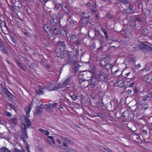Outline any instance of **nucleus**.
I'll list each match as a JSON object with an SVG mask.
<instances>
[{
    "instance_id": "28",
    "label": "nucleus",
    "mask_w": 152,
    "mask_h": 152,
    "mask_svg": "<svg viewBox=\"0 0 152 152\" xmlns=\"http://www.w3.org/2000/svg\"><path fill=\"white\" fill-rule=\"evenodd\" d=\"M45 31L46 33H48V32H50V27L48 26L47 25H45L44 27Z\"/></svg>"
},
{
    "instance_id": "40",
    "label": "nucleus",
    "mask_w": 152,
    "mask_h": 152,
    "mask_svg": "<svg viewBox=\"0 0 152 152\" xmlns=\"http://www.w3.org/2000/svg\"><path fill=\"white\" fill-rule=\"evenodd\" d=\"M75 54L74 55V57L76 58H78L79 57V53H78V51L77 50L75 51Z\"/></svg>"
},
{
    "instance_id": "5",
    "label": "nucleus",
    "mask_w": 152,
    "mask_h": 152,
    "mask_svg": "<svg viewBox=\"0 0 152 152\" xmlns=\"http://www.w3.org/2000/svg\"><path fill=\"white\" fill-rule=\"evenodd\" d=\"M0 27L2 32L4 34L6 31L9 32L10 31V30L8 28L6 23L2 20L0 21Z\"/></svg>"
},
{
    "instance_id": "32",
    "label": "nucleus",
    "mask_w": 152,
    "mask_h": 152,
    "mask_svg": "<svg viewBox=\"0 0 152 152\" xmlns=\"http://www.w3.org/2000/svg\"><path fill=\"white\" fill-rule=\"evenodd\" d=\"M10 151L6 147H2L0 149V152H10Z\"/></svg>"
},
{
    "instance_id": "53",
    "label": "nucleus",
    "mask_w": 152,
    "mask_h": 152,
    "mask_svg": "<svg viewBox=\"0 0 152 152\" xmlns=\"http://www.w3.org/2000/svg\"><path fill=\"white\" fill-rule=\"evenodd\" d=\"M134 67L135 69H138L139 68H140L141 67V64H138L137 65H135Z\"/></svg>"
},
{
    "instance_id": "43",
    "label": "nucleus",
    "mask_w": 152,
    "mask_h": 152,
    "mask_svg": "<svg viewBox=\"0 0 152 152\" xmlns=\"http://www.w3.org/2000/svg\"><path fill=\"white\" fill-rule=\"evenodd\" d=\"M98 96L101 98H102L103 97V93L101 91H99L98 93Z\"/></svg>"
},
{
    "instance_id": "25",
    "label": "nucleus",
    "mask_w": 152,
    "mask_h": 152,
    "mask_svg": "<svg viewBox=\"0 0 152 152\" xmlns=\"http://www.w3.org/2000/svg\"><path fill=\"white\" fill-rule=\"evenodd\" d=\"M143 17L142 15H139L138 16L135 18V20L136 22H141L143 20Z\"/></svg>"
},
{
    "instance_id": "63",
    "label": "nucleus",
    "mask_w": 152,
    "mask_h": 152,
    "mask_svg": "<svg viewBox=\"0 0 152 152\" xmlns=\"http://www.w3.org/2000/svg\"><path fill=\"white\" fill-rule=\"evenodd\" d=\"M103 49V47L102 46H100L97 49V51H100L101 50H102Z\"/></svg>"
},
{
    "instance_id": "51",
    "label": "nucleus",
    "mask_w": 152,
    "mask_h": 152,
    "mask_svg": "<svg viewBox=\"0 0 152 152\" xmlns=\"http://www.w3.org/2000/svg\"><path fill=\"white\" fill-rule=\"evenodd\" d=\"M23 34L26 36H28L29 35V33L28 32L26 31H23Z\"/></svg>"
},
{
    "instance_id": "18",
    "label": "nucleus",
    "mask_w": 152,
    "mask_h": 152,
    "mask_svg": "<svg viewBox=\"0 0 152 152\" xmlns=\"http://www.w3.org/2000/svg\"><path fill=\"white\" fill-rule=\"evenodd\" d=\"M3 91L4 94L6 95L9 98H12V96H13V95L9 91L7 88H4Z\"/></svg>"
},
{
    "instance_id": "14",
    "label": "nucleus",
    "mask_w": 152,
    "mask_h": 152,
    "mask_svg": "<svg viewBox=\"0 0 152 152\" xmlns=\"http://www.w3.org/2000/svg\"><path fill=\"white\" fill-rule=\"evenodd\" d=\"M31 105H29L27 107H26L25 108V110L26 112V116L28 117H30V112L31 111Z\"/></svg>"
},
{
    "instance_id": "15",
    "label": "nucleus",
    "mask_w": 152,
    "mask_h": 152,
    "mask_svg": "<svg viewBox=\"0 0 152 152\" xmlns=\"http://www.w3.org/2000/svg\"><path fill=\"white\" fill-rule=\"evenodd\" d=\"M70 77H68L66 79L65 81L62 83V87H64L67 85H69L70 83L71 80Z\"/></svg>"
},
{
    "instance_id": "42",
    "label": "nucleus",
    "mask_w": 152,
    "mask_h": 152,
    "mask_svg": "<svg viewBox=\"0 0 152 152\" xmlns=\"http://www.w3.org/2000/svg\"><path fill=\"white\" fill-rule=\"evenodd\" d=\"M96 12V11L94 9H92L90 11V13L91 15H94L95 14Z\"/></svg>"
},
{
    "instance_id": "9",
    "label": "nucleus",
    "mask_w": 152,
    "mask_h": 152,
    "mask_svg": "<svg viewBox=\"0 0 152 152\" xmlns=\"http://www.w3.org/2000/svg\"><path fill=\"white\" fill-rule=\"evenodd\" d=\"M74 24V22L72 19H70V18L67 19L66 26L70 29H73Z\"/></svg>"
},
{
    "instance_id": "4",
    "label": "nucleus",
    "mask_w": 152,
    "mask_h": 152,
    "mask_svg": "<svg viewBox=\"0 0 152 152\" xmlns=\"http://www.w3.org/2000/svg\"><path fill=\"white\" fill-rule=\"evenodd\" d=\"M110 56L108 54H103L102 56V60L100 61L99 64L103 67H105L107 62V61L109 60Z\"/></svg>"
},
{
    "instance_id": "55",
    "label": "nucleus",
    "mask_w": 152,
    "mask_h": 152,
    "mask_svg": "<svg viewBox=\"0 0 152 152\" xmlns=\"http://www.w3.org/2000/svg\"><path fill=\"white\" fill-rule=\"evenodd\" d=\"M49 0H40V1L42 3L45 4Z\"/></svg>"
},
{
    "instance_id": "44",
    "label": "nucleus",
    "mask_w": 152,
    "mask_h": 152,
    "mask_svg": "<svg viewBox=\"0 0 152 152\" xmlns=\"http://www.w3.org/2000/svg\"><path fill=\"white\" fill-rule=\"evenodd\" d=\"M5 114L7 116L11 117L12 116V114L9 112L7 111L5 112Z\"/></svg>"
},
{
    "instance_id": "58",
    "label": "nucleus",
    "mask_w": 152,
    "mask_h": 152,
    "mask_svg": "<svg viewBox=\"0 0 152 152\" xmlns=\"http://www.w3.org/2000/svg\"><path fill=\"white\" fill-rule=\"evenodd\" d=\"M104 35H105V38L106 39V40H108L109 37L107 35V33L105 32Z\"/></svg>"
},
{
    "instance_id": "19",
    "label": "nucleus",
    "mask_w": 152,
    "mask_h": 152,
    "mask_svg": "<svg viewBox=\"0 0 152 152\" xmlns=\"http://www.w3.org/2000/svg\"><path fill=\"white\" fill-rule=\"evenodd\" d=\"M57 46L63 48H64L66 46L65 42L64 41H58L57 43Z\"/></svg>"
},
{
    "instance_id": "11",
    "label": "nucleus",
    "mask_w": 152,
    "mask_h": 152,
    "mask_svg": "<svg viewBox=\"0 0 152 152\" xmlns=\"http://www.w3.org/2000/svg\"><path fill=\"white\" fill-rule=\"evenodd\" d=\"M77 40V37L74 31L72 32L70 36V41L71 42L73 43Z\"/></svg>"
},
{
    "instance_id": "61",
    "label": "nucleus",
    "mask_w": 152,
    "mask_h": 152,
    "mask_svg": "<svg viewBox=\"0 0 152 152\" xmlns=\"http://www.w3.org/2000/svg\"><path fill=\"white\" fill-rule=\"evenodd\" d=\"M76 42L75 45L78 47L80 44V42L78 41H76Z\"/></svg>"
},
{
    "instance_id": "36",
    "label": "nucleus",
    "mask_w": 152,
    "mask_h": 152,
    "mask_svg": "<svg viewBox=\"0 0 152 152\" xmlns=\"http://www.w3.org/2000/svg\"><path fill=\"white\" fill-rule=\"evenodd\" d=\"M119 1L122 3L124 5L125 4H127L129 3L128 0H118Z\"/></svg>"
},
{
    "instance_id": "27",
    "label": "nucleus",
    "mask_w": 152,
    "mask_h": 152,
    "mask_svg": "<svg viewBox=\"0 0 152 152\" xmlns=\"http://www.w3.org/2000/svg\"><path fill=\"white\" fill-rule=\"evenodd\" d=\"M18 121V119L16 118H12L10 120L11 123L13 125L17 124Z\"/></svg>"
},
{
    "instance_id": "1",
    "label": "nucleus",
    "mask_w": 152,
    "mask_h": 152,
    "mask_svg": "<svg viewBox=\"0 0 152 152\" xmlns=\"http://www.w3.org/2000/svg\"><path fill=\"white\" fill-rule=\"evenodd\" d=\"M25 122L26 123V124H22L21 125V127L22 131L25 133V135H23L26 138H28V136L26 131V127L29 128L31 125V122L30 120L27 118L25 117Z\"/></svg>"
},
{
    "instance_id": "26",
    "label": "nucleus",
    "mask_w": 152,
    "mask_h": 152,
    "mask_svg": "<svg viewBox=\"0 0 152 152\" xmlns=\"http://www.w3.org/2000/svg\"><path fill=\"white\" fill-rule=\"evenodd\" d=\"M67 55L69 58L70 59H72L74 55V53L73 51H70L67 53Z\"/></svg>"
},
{
    "instance_id": "29",
    "label": "nucleus",
    "mask_w": 152,
    "mask_h": 152,
    "mask_svg": "<svg viewBox=\"0 0 152 152\" xmlns=\"http://www.w3.org/2000/svg\"><path fill=\"white\" fill-rule=\"evenodd\" d=\"M152 81V75H148L146 79V81L148 83H150Z\"/></svg>"
},
{
    "instance_id": "10",
    "label": "nucleus",
    "mask_w": 152,
    "mask_h": 152,
    "mask_svg": "<svg viewBox=\"0 0 152 152\" xmlns=\"http://www.w3.org/2000/svg\"><path fill=\"white\" fill-rule=\"evenodd\" d=\"M0 50H1L2 52L5 53L6 54L8 55V52L6 48V46L4 44L3 42L0 44Z\"/></svg>"
},
{
    "instance_id": "16",
    "label": "nucleus",
    "mask_w": 152,
    "mask_h": 152,
    "mask_svg": "<svg viewBox=\"0 0 152 152\" xmlns=\"http://www.w3.org/2000/svg\"><path fill=\"white\" fill-rule=\"evenodd\" d=\"M61 88V87H58L56 88V89H55V86L52 83H51L48 86L47 89L50 91H55L58 88Z\"/></svg>"
},
{
    "instance_id": "46",
    "label": "nucleus",
    "mask_w": 152,
    "mask_h": 152,
    "mask_svg": "<svg viewBox=\"0 0 152 152\" xmlns=\"http://www.w3.org/2000/svg\"><path fill=\"white\" fill-rule=\"evenodd\" d=\"M55 4V6L54 7V10H55L56 11L58 9L59 6V4Z\"/></svg>"
},
{
    "instance_id": "24",
    "label": "nucleus",
    "mask_w": 152,
    "mask_h": 152,
    "mask_svg": "<svg viewBox=\"0 0 152 152\" xmlns=\"http://www.w3.org/2000/svg\"><path fill=\"white\" fill-rule=\"evenodd\" d=\"M61 139L63 141H66L68 144H71L72 142V141L69 139L65 137H62Z\"/></svg>"
},
{
    "instance_id": "49",
    "label": "nucleus",
    "mask_w": 152,
    "mask_h": 152,
    "mask_svg": "<svg viewBox=\"0 0 152 152\" xmlns=\"http://www.w3.org/2000/svg\"><path fill=\"white\" fill-rule=\"evenodd\" d=\"M65 151L68 152H74V151L70 149H68L67 147H66V149H64Z\"/></svg>"
},
{
    "instance_id": "54",
    "label": "nucleus",
    "mask_w": 152,
    "mask_h": 152,
    "mask_svg": "<svg viewBox=\"0 0 152 152\" xmlns=\"http://www.w3.org/2000/svg\"><path fill=\"white\" fill-rule=\"evenodd\" d=\"M149 97V96L148 95H146L143 97V100L144 101H145Z\"/></svg>"
},
{
    "instance_id": "12",
    "label": "nucleus",
    "mask_w": 152,
    "mask_h": 152,
    "mask_svg": "<svg viewBox=\"0 0 152 152\" xmlns=\"http://www.w3.org/2000/svg\"><path fill=\"white\" fill-rule=\"evenodd\" d=\"M16 64L20 67V69L24 71L25 70V66L24 64L20 62L19 60H17Z\"/></svg>"
},
{
    "instance_id": "64",
    "label": "nucleus",
    "mask_w": 152,
    "mask_h": 152,
    "mask_svg": "<svg viewBox=\"0 0 152 152\" xmlns=\"http://www.w3.org/2000/svg\"><path fill=\"white\" fill-rule=\"evenodd\" d=\"M133 6L132 4H129V8L130 9V10L132 9L133 8Z\"/></svg>"
},
{
    "instance_id": "57",
    "label": "nucleus",
    "mask_w": 152,
    "mask_h": 152,
    "mask_svg": "<svg viewBox=\"0 0 152 152\" xmlns=\"http://www.w3.org/2000/svg\"><path fill=\"white\" fill-rule=\"evenodd\" d=\"M11 39L12 40V41L14 43H15L16 42V40L15 39V38L14 37H10Z\"/></svg>"
},
{
    "instance_id": "45",
    "label": "nucleus",
    "mask_w": 152,
    "mask_h": 152,
    "mask_svg": "<svg viewBox=\"0 0 152 152\" xmlns=\"http://www.w3.org/2000/svg\"><path fill=\"white\" fill-rule=\"evenodd\" d=\"M35 66V63L32 62V63H31L30 64V65L29 66V67H30L31 68L33 69L34 68Z\"/></svg>"
},
{
    "instance_id": "2",
    "label": "nucleus",
    "mask_w": 152,
    "mask_h": 152,
    "mask_svg": "<svg viewBox=\"0 0 152 152\" xmlns=\"http://www.w3.org/2000/svg\"><path fill=\"white\" fill-rule=\"evenodd\" d=\"M99 82L96 78L92 76L89 80V83L87 86L89 89L93 90L98 84Z\"/></svg>"
},
{
    "instance_id": "35",
    "label": "nucleus",
    "mask_w": 152,
    "mask_h": 152,
    "mask_svg": "<svg viewBox=\"0 0 152 152\" xmlns=\"http://www.w3.org/2000/svg\"><path fill=\"white\" fill-rule=\"evenodd\" d=\"M96 47V45L95 43H93L90 46L89 48V50H92Z\"/></svg>"
},
{
    "instance_id": "62",
    "label": "nucleus",
    "mask_w": 152,
    "mask_h": 152,
    "mask_svg": "<svg viewBox=\"0 0 152 152\" xmlns=\"http://www.w3.org/2000/svg\"><path fill=\"white\" fill-rule=\"evenodd\" d=\"M91 6V4L90 2H89L87 3H86V7L87 8H89Z\"/></svg>"
},
{
    "instance_id": "30",
    "label": "nucleus",
    "mask_w": 152,
    "mask_h": 152,
    "mask_svg": "<svg viewBox=\"0 0 152 152\" xmlns=\"http://www.w3.org/2000/svg\"><path fill=\"white\" fill-rule=\"evenodd\" d=\"M151 12V10H149L148 9H147L144 12V15L146 17L148 16Z\"/></svg>"
},
{
    "instance_id": "7",
    "label": "nucleus",
    "mask_w": 152,
    "mask_h": 152,
    "mask_svg": "<svg viewBox=\"0 0 152 152\" xmlns=\"http://www.w3.org/2000/svg\"><path fill=\"white\" fill-rule=\"evenodd\" d=\"M129 115V112L128 111H124L122 114V118L124 119L123 120L124 122L122 121L121 123L124 124L125 122H127V120L128 119Z\"/></svg>"
},
{
    "instance_id": "52",
    "label": "nucleus",
    "mask_w": 152,
    "mask_h": 152,
    "mask_svg": "<svg viewBox=\"0 0 152 152\" xmlns=\"http://www.w3.org/2000/svg\"><path fill=\"white\" fill-rule=\"evenodd\" d=\"M136 3L139 6L140 5H142V3L140 0H137L136 1Z\"/></svg>"
},
{
    "instance_id": "8",
    "label": "nucleus",
    "mask_w": 152,
    "mask_h": 152,
    "mask_svg": "<svg viewBox=\"0 0 152 152\" xmlns=\"http://www.w3.org/2000/svg\"><path fill=\"white\" fill-rule=\"evenodd\" d=\"M140 47L142 50H146L148 51H151L152 50V48L151 46L148 45L140 44Z\"/></svg>"
},
{
    "instance_id": "21",
    "label": "nucleus",
    "mask_w": 152,
    "mask_h": 152,
    "mask_svg": "<svg viewBox=\"0 0 152 152\" xmlns=\"http://www.w3.org/2000/svg\"><path fill=\"white\" fill-rule=\"evenodd\" d=\"M59 32V31L57 30L56 28L53 31V34H51V35L49 34H48V37L50 38L51 37H52L53 35H58Z\"/></svg>"
},
{
    "instance_id": "41",
    "label": "nucleus",
    "mask_w": 152,
    "mask_h": 152,
    "mask_svg": "<svg viewBox=\"0 0 152 152\" xmlns=\"http://www.w3.org/2000/svg\"><path fill=\"white\" fill-rule=\"evenodd\" d=\"M14 152H25V150L23 149H22L21 150L16 149Z\"/></svg>"
},
{
    "instance_id": "59",
    "label": "nucleus",
    "mask_w": 152,
    "mask_h": 152,
    "mask_svg": "<svg viewBox=\"0 0 152 152\" xmlns=\"http://www.w3.org/2000/svg\"><path fill=\"white\" fill-rule=\"evenodd\" d=\"M145 30H146V29H143L142 31V34H144V35H146L148 34V32H145Z\"/></svg>"
},
{
    "instance_id": "47",
    "label": "nucleus",
    "mask_w": 152,
    "mask_h": 152,
    "mask_svg": "<svg viewBox=\"0 0 152 152\" xmlns=\"http://www.w3.org/2000/svg\"><path fill=\"white\" fill-rule=\"evenodd\" d=\"M56 53H60L61 52V49L60 48H58L56 50Z\"/></svg>"
},
{
    "instance_id": "22",
    "label": "nucleus",
    "mask_w": 152,
    "mask_h": 152,
    "mask_svg": "<svg viewBox=\"0 0 152 152\" xmlns=\"http://www.w3.org/2000/svg\"><path fill=\"white\" fill-rule=\"evenodd\" d=\"M58 104V103H55L53 104L52 105L50 103L48 104H46V105L47 106V108L52 109L54 107H57Z\"/></svg>"
},
{
    "instance_id": "50",
    "label": "nucleus",
    "mask_w": 152,
    "mask_h": 152,
    "mask_svg": "<svg viewBox=\"0 0 152 152\" xmlns=\"http://www.w3.org/2000/svg\"><path fill=\"white\" fill-rule=\"evenodd\" d=\"M134 94H135L137 93H138L139 90L137 89V88H134Z\"/></svg>"
},
{
    "instance_id": "56",
    "label": "nucleus",
    "mask_w": 152,
    "mask_h": 152,
    "mask_svg": "<svg viewBox=\"0 0 152 152\" xmlns=\"http://www.w3.org/2000/svg\"><path fill=\"white\" fill-rule=\"evenodd\" d=\"M26 150L28 152H31L30 151V146L28 145H26Z\"/></svg>"
},
{
    "instance_id": "33",
    "label": "nucleus",
    "mask_w": 152,
    "mask_h": 152,
    "mask_svg": "<svg viewBox=\"0 0 152 152\" xmlns=\"http://www.w3.org/2000/svg\"><path fill=\"white\" fill-rule=\"evenodd\" d=\"M63 18V15L60 12L58 13L56 16V18L59 21L60 19Z\"/></svg>"
},
{
    "instance_id": "13",
    "label": "nucleus",
    "mask_w": 152,
    "mask_h": 152,
    "mask_svg": "<svg viewBox=\"0 0 152 152\" xmlns=\"http://www.w3.org/2000/svg\"><path fill=\"white\" fill-rule=\"evenodd\" d=\"M57 142L59 144V146L63 149H66V147H68L67 144L59 140H57Z\"/></svg>"
},
{
    "instance_id": "48",
    "label": "nucleus",
    "mask_w": 152,
    "mask_h": 152,
    "mask_svg": "<svg viewBox=\"0 0 152 152\" xmlns=\"http://www.w3.org/2000/svg\"><path fill=\"white\" fill-rule=\"evenodd\" d=\"M140 49H141V48L140 47V45L138 47H135L134 48V50L135 51H138Z\"/></svg>"
},
{
    "instance_id": "37",
    "label": "nucleus",
    "mask_w": 152,
    "mask_h": 152,
    "mask_svg": "<svg viewBox=\"0 0 152 152\" xmlns=\"http://www.w3.org/2000/svg\"><path fill=\"white\" fill-rule=\"evenodd\" d=\"M66 56V54L62 53L60 54L59 57L61 58H65Z\"/></svg>"
},
{
    "instance_id": "60",
    "label": "nucleus",
    "mask_w": 152,
    "mask_h": 152,
    "mask_svg": "<svg viewBox=\"0 0 152 152\" xmlns=\"http://www.w3.org/2000/svg\"><path fill=\"white\" fill-rule=\"evenodd\" d=\"M101 31L103 32L104 34H105V32L107 33V31H106V29L103 28H102L101 29Z\"/></svg>"
},
{
    "instance_id": "23",
    "label": "nucleus",
    "mask_w": 152,
    "mask_h": 152,
    "mask_svg": "<svg viewBox=\"0 0 152 152\" xmlns=\"http://www.w3.org/2000/svg\"><path fill=\"white\" fill-rule=\"evenodd\" d=\"M118 86L120 88L123 87L124 86V83L122 80H118L117 82Z\"/></svg>"
},
{
    "instance_id": "38",
    "label": "nucleus",
    "mask_w": 152,
    "mask_h": 152,
    "mask_svg": "<svg viewBox=\"0 0 152 152\" xmlns=\"http://www.w3.org/2000/svg\"><path fill=\"white\" fill-rule=\"evenodd\" d=\"M71 98L74 100H76L78 99V96H77L76 95L74 94L71 96Z\"/></svg>"
},
{
    "instance_id": "6",
    "label": "nucleus",
    "mask_w": 152,
    "mask_h": 152,
    "mask_svg": "<svg viewBox=\"0 0 152 152\" xmlns=\"http://www.w3.org/2000/svg\"><path fill=\"white\" fill-rule=\"evenodd\" d=\"M68 4L66 2H63L61 4V9L66 14H69L71 12L70 10L68 7Z\"/></svg>"
},
{
    "instance_id": "17",
    "label": "nucleus",
    "mask_w": 152,
    "mask_h": 152,
    "mask_svg": "<svg viewBox=\"0 0 152 152\" xmlns=\"http://www.w3.org/2000/svg\"><path fill=\"white\" fill-rule=\"evenodd\" d=\"M50 23L53 26H56L59 23V20L56 18H53L50 20Z\"/></svg>"
},
{
    "instance_id": "20",
    "label": "nucleus",
    "mask_w": 152,
    "mask_h": 152,
    "mask_svg": "<svg viewBox=\"0 0 152 152\" xmlns=\"http://www.w3.org/2000/svg\"><path fill=\"white\" fill-rule=\"evenodd\" d=\"M38 131L41 132L42 134L47 136H48L50 134L49 132L48 131L45 130L41 128L39 129H38Z\"/></svg>"
},
{
    "instance_id": "3",
    "label": "nucleus",
    "mask_w": 152,
    "mask_h": 152,
    "mask_svg": "<svg viewBox=\"0 0 152 152\" xmlns=\"http://www.w3.org/2000/svg\"><path fill=\"white\" fill-rule=\"evenodd\" d=\"M97 74L101 80L105 81V80H107L108 76L107 75L106 70L105 69H103L99 70L97 72Z\"/></svg>"
},
{
    "instance_id": "31",
    "label": "nucleus",
    "mask_w": 152,
    "mask_h": 152,
    "mask_svg": "<svg viewBox=\"0 0 152 152\" xmlns=\"http://www.w3.org/2000/svg\"><path fill=\"white\" fill-rule=\"evenodd\" d=\"M113 66V64L107 62L105 68L107 69H109L112 68Z\"/></svg>"
},
{
    "instance_id": "39",
    "label": "nucleus",
    "mask_w": 152,
    "mask_h": 152,
    "mask_svg": "<svg viewBox=\"0 0 152 152\" xmlns=\"http://www.w3.org/2000/svg\"><path fill=\"white\" fill-rule=\"evenodd\" d=\"M113 16L109 13H107L105 16V18H108L109 19H111L113 18Z\"/></svg>"
},
{
    "instance_id": "34",
    "label": "nucleus",
    "mask_w": 152,
    "mask_h": 152,
    "mask_svg": "<svg viewBox=\"0 0 152 152\" xmlns=\"http://www.w3.org/2000/svg\"><path fill=\"white\" fill-rule=\"evenodd\" d=\"M61 34L64 37H66L67 36V33L66 31L64 30H62L61 31Z\"/></svg>"
}]
</instances>
